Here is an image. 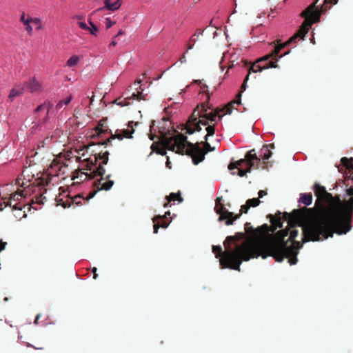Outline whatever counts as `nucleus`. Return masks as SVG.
Masks as SVG:
<instances>
[{
    "mask_svg": "<svg viewBox=\"0 0 353 353\" xmlns=\"http://www.w3.org/2000/svg\"><path fill=\"white\" fill-rule=\"evenodd\" d=\"M288 248L281 242L267 240L245 241L231 250L226 248L219 260L222 268H230L240 271L243 261H247L254 257L261 256L265 259L272 256L276 261L281 262L288 255Z\"/></svg>",
    "mask_w": 353,
    "mask_h": 353,
    "instance_id": "nucleus-1",
    "label": "nucleus"
},
{
    "mask_svg": "<svg viewBox=\"0 0 353 353\" xmlns=\"http://www.w3.org/2000/svg\"><path fill=\"white\" fill-rule=\"evenodd\" d=\"M350 219V214L339 208L315 215L302 225L303 241L324 240L332 237L334 232L346 234L351 229Z\"/></svg>",
    "mask_w": 353,
    "mask_h": 353,
    "instance_id": "nucleus-2",
    "label": "nucleus"
},
{
    "mask_svg": "<svg viewBox=\"0 0 353 353\" xmlns=\"http://www.w3.org/2000/svg\"><path fill=\"white\" fill-rule=\"evenodd\" d=\"M165 148L179 154L185 153L192 157L193 163L197 165L204 159L205 154L212 151L214 148L206 143L204 145L205 152H203L198 145L187 141V137L182 134L176 133L170 137H164L162 140Z\"/></svg>",
    "mask_w": 353,
    "mask_h": 353,
    "instance_id": "nucleus-3",
    "label": "nucleus"
},
{
    "mask_svg": "<svg viewBox=\"0 0 353 353\" xmlns=\"http://www.w3.org/2000/svg\"><path fill=\"white\" fill-rule=\"evenodd\" d=\"M220 111L221 110L201 114L199 111L194 110L186 123V132L192 134L196 131L199 132L201 130L200 124L206 125L209 121H216V117H218L219 120L221 119L223 114L219 115Z\"/></svg>",
    "mask_w": 353,
    "mask_h": 353,
    "instance_id": "nucleus-4",
    "label": "nucleus"
},
{
    "mask_svg": "<svg viewBox=\"0 0 353 353\" xmlns=\"http://www.w3.org/2000/svg\"><path fill=\"white\" fill-rule=\"evenodd\" d=\"M303 16L305 17L303 23L299 32L286 42L288 43V46L291 43H296L298 39H303L307 33L312 25L319 21L320 13L319 10L315 9L314 3H313L308 7L307 9L303 11Z\"/></svg>",
    "mask_w": 353,
    "mask_h": 353,
    "instance_id": "nucleus-5",
    "label": "nucleus"
},
{
    "mask_svg": "<svg viewBox=\"0 0 353 353\" xmlns=\"http://www.w3.org/2000/svg\"><path fill=\"white\" fill-rule=\"evenodd\" d=\"M214 210L219 214V221L225 220V225H232L239 216V215L234 216L232 212H229L221 203L220 199L216 200Z\"/></svg>",
    "mask_w": 353,
    "mask_h": 353,
    "instance_id": "nucleus-6",
    "label": "nucleus"
},
{
    "mask_svg": "<svg viewBox=\"0 0 353 353\" xmlns=\"http://www.w3.org/2000/svg\"><path fill=\"white\" fill-rule=\"evenodd\" d=\"M27 195V190L24 189L18 190L15 193L11 194L9 201H8V205L12 207L13 210H21L24 206L22 203V200L24 199Z\"/></svg>",
    "mask_w": 353,
    "mask_h": 353,
    "instance_id": "nucleus-7",
    "label": "nucleus"
},
{
    "mask_svg": "<svg viewBox=\"0 0 353 353\" xmlns=\"http://www.w3.org/2000/svg\"><path fill=\"white\" fill-rule=\"evenodd\" d=\"M261 160V159L256 155L255 150H251L247 153L244 159L238 161V164L239 165L245 164L251 170L252 168H258Z\"/></svg>",
    "mask_w": 353,
    "mask_h": 353,
    "instance_id": "nucleus-8",
    "label": "nucleus"
},
{
    "mask_svg": "<svg viewBox=\"0 0 353 353\" xmlns=\"http://www.w3.org/2000/svg\"><path fill=\"white\" fill-rule=\"evenodd\" d=\"M53 108L54 105L52 103L46 101L39 105L35 111L39 114V117H43L44 121H47L50 117V114H51L53 110Z\"/></svg>",
    "mask_w": 353,
    "mask_h": 353,
    "instance_id": "nucleus-9",
    "label": "nucleus"
},
{
    "mask_svg": "<svg viewBox=\"0 0 353 353\" xmlns=\"http://www.w3.org/2000/svg\"><path fill=\"white\" fill-rule=\"evenodd\" d=\"M67 170V167L61 165L59 161H54L47 170V175L52 177L63 174Z\"/></svg>",
    "mask_w": 353,
    "mask_h": 353,
    "instance_id": "nucleus-10",
    "label": "nucleus"
},
{
    "mask_svg": "<svg viewBox=\"0 0 353 353\" xmlns=\"http://www.w3.org/2000/svg\"><path fill=\"white\" fill-rule=\"evenodd\" d=\"M104 6L99 8L101 10H110L115 11L120 8L122 5V0H117L115 2L112 3L111 0H105Z\"/></svg>",
    "mask_w": 353,
    "mask_h": 353,
    "instance_id": "nucleus-11",
    "label": "nucleus"
},
{
    "mask_svg": "<svg viewBox=\"0 0 353 353\" xmlns=\"http://www.w3.org/2000/svg\"><path fill=\"white\" fill-rule=\"evenodd\" d=\"M260 201L258 199H248L246 201V203L245 205H241V214L242 213H247L248 210L251 207H256L259 205Z\"/></svg>",
    "mask_w": 353,
    "mask_h": 353,
    "instance_id": "nucleus-12",
    "label": "nucleus"
},
{
    "mask_svg": "<svg viewBox=\"0 0 353 353\" xmlns=\"http://www.w3.org/2000/svg\"><path fill=\"white\" fill-rule=\"evenodd\" d=\"M228 168L230 170L237 168L239 170L238 174L240 176H243L245 174V173L250 171V170L248 168V166H246L245 164H241V165H239L238 164V161H236L235 163H230L228 166Z\"/></svg>",
    "mask_w": 353,
    "mask_h": 353,
    "instance_id": "nucleus-13",
    "label": "nucleus"
},
{
    "mask_svg": "<svg viewBox=\"0 0 353 353\" xmlns=\"http://www.w3.org/2000/svg\"><path fill=\"white\" fill-rule=\"evenodd\" d=\"M26 88L30 92H35L40 90L41 85L35 78H32L26 83Z\"/></svg>",
    "mask_w": 353,
    "mask_h": 353,
    "instance_id": "nucleus-14",
    "label": "nucleus"
},
{
    "mask_svg": "<svg viewBox=\"0 0 353 353\" xmlns=\"http://www.w3.org/2000/svg\"><path fill=\"white\" fill-rule=\"evenodd\" d=\"M270 145H264L259 152V157L263 160L268 159L271 155L272 152L270 151Z\"/></svg>",
    "mask_w": 353,
    "mask_h": 353,
    "instance_id": "nucleus-15",
    "label": "nucleus"
},
{
    "mask_svg": "<svg viewBox=\"0 0 353 353\" xmlns=\"http://www.w3.org/2000/svg\"><path fill=\"white\" fill-rule=\"evenodd\" d=\"M299 202L304 204L305 206L310 205L312 202V194L310 193H301Z\"/></svg>",
    "mask_w": 353,
    "mask_h": 353,
    "instance_id": "nucleus-16",
    "label": "nucleus"
},
{
    "mask_svg": "<svg viewBox=\"0 0 353 353\" xmlns=\"http://www.w3.org/2000/svg\"><path fill=\"white\" fill-rule=\"evenodd\" d=\"M81 59L79 55H72L67 60L65 66L74 68L79 63Z\"/></svg>",
    "mask_w": 353,
    "mask_h": 353,
    "instance_id": "nucleus-17",
    "label": "nucleus"
},
{
    "mask_svg": "<svg viewBox=\"0 0 353 353\" xmlns=\"http://www.w3.org/2000/svg\"><path fill=\"white\" fill-rule=\"evenodd\" d=\"M166 200H167L166 203H165L163 205L165 208L171 206V205H172L171 202H174L176 200H178L179 202L182 201L181 197L179 195L174 194V193H171L169 196H168L166 197Z\"/></svg>",
    "mask_w": 353,
    "mask_h": 353,
    "instance_id": "nucleus-18",
    "label": "nucleus"
},
{
    "mask_svg": "<svg viewBox=\"0 0 353 353\" xmlns=\"http://www.w3.org/2000/svg\"><path fill=\"white\" fill-rule=\"evenodd\" d=\"M31 23H32V17L29 14H27V20L23 24L24 26L25 30L29 36H32L33 34V28Z\"/></svg>",
    "mask_w": 353,
    "mask_h": 353,
    "instance_id": "nucleus-19",
    "label": "nucleus"
},
{
    "mask_svg": "<svg viewBox=\"0 0 353 353\" xmlns=\"http://www.w3.org/2000/svg\"><path fill=\"white\" fill-rule=\"evenodd\" d=\"M132 132L133 130L130 131L129 130H121L117 132L115 137L120 140L123 139V138H132Z\"/></svg>",
    "mask_w": 353,
    "mask_h": 353,
    "instance_id": "nucleus-20",
    "label": "nucleus"
},
{
    "mask_svg": "<svg viewBox=\"0 0 353 353\" xmlns=\"http://www.w3.org/2000/svg\"><path fill=\"white\" fill-rule=\"evenodd\" d=\"M314 191L315 194L319 198L323 197L324 195L327 194L325 188L317 183L314 185Z\"/></svg>",
    "mask_w": 353,
    "mask_h": 353,
    "instance_id": "nucleus-21",
    "label": "nucleus"
},
{
    "mask_svg": "<svg viewBox=\"0 0 353 353\" xmlns=\"http://www.w3.org/2000/svg\"><path fill=\"white\" fill-rule=\"evenodd\" d=\"M72 96L71 95H69L66 98L62 99V100H60L56 105V109L57 110H59L62 108H64V106L68 105L70 101H72Z\"/></svg>",
    "mask_w": 353,
    "mask_h": 353,
    "instance_id": "nucleus-22",
    "label": "nucleus"
},
{
    "mask_svg": "<svg viewBox=\"0 0 353 353\" xmlns=\"http://www.w3.org/2000/svg\"><path fill=\"white\" fill-rule=\"evenodd\" d=\"M23 93V88H12L8 95L9 99L12 101L15 98L18 97Z\"/></svg>",
    "mask_w": 353,
    "mask_h": 353,
    "instance_id": "nucleus-23",
    "label": "nucleus"
},
{
    "mask_svg": "<svg viewBox=\"0 0 353 353\" xmlns=\"http://www.w3.org/2000/svg\"><path fill=\"white\" fill-rule=\"evenodd\" d=\"M88 23H89L88 30H87L89 31L90 34H92L93 36H97V33H98L97 27L93 23V22L91 20H90L88 21Z\"/></svg>",
    "mask_w": 353,
    "mask_h": 353,
    "instance_id": "nucleus-24",
    "label": "nucleus"
},
{
    "mask_svg": "<svg viewBox=\"0 0 353 353\" xmlns=\"http://www.w3.org/2000/svg\"><path fill=\"white\" fill-rule=\"evenodd\" d=\"M32 23L36 25L37 30H41L43 28L42 21L39 17H32Z\"/></svg>",
    "mask_w": 353,
    "mask_h": 353,
    "instance_id": "nucleus-25",
    "label": "nucleus"
},
{
    "mask_svg": "<svg viewBox=\"0 0 353 353\" xmlns=\"http://www.w3.org/2000/svg\"><path fill=\"white\" fill-rule=\"evenodd\" d=\"M269 67L261 66L257 63L253 64L250 69V72L252 71L253 72H261L263 70L268 69Z\"/></svg>",
    "mask_w": 353,
    "mask_h": 353,
    "instance_id": "nucleus-26",
    "label": "nucleus"
},
{
    "mask_svg": "<svg viewBox=\"0 0 353 353\" xmlns=\"http://www.w3.org/2000/svg\"><path fill=\"white\" fill-rule=\"evenodd\" d=\"M205 130L207 131V134L205 136V139L207 141L208 137L209 136L213 135L214 134V126L209 125L206 128Z\"/></svg>",
    "mask_w": 353,
    "mask_h": 353,
    "instance_id": "nucleus-27",
    "label": "nucleus"
},
{
    "mask_svg": "<svg viewBox=\"0 0 353 353\" xmlns=\"http://www.w3.org/2000/svg\"><path fill=\"white\" fill-rule=\"evenodd\" d=\"M341 161L347 168L353 169V159H347V158H343Z\"/></svg>",
    "mask_w": 353,
    "mask_h": 353,
    "instance_id": "nucleus-28",
    "label": "nucleus"
},
{
    "mask_svg": "<svg viewBox=\"0 0 353 353\" xmlns=\"http://www.w3.org/2000/svg\"><path fill=\"white\" fill-rule=\"evenodd\" d=\"M113 183L114 182L112 181H108L102 184L101 189L109 190L112 187Z\"/></svg>",
    "mask_w": 353,
    "mask_h": 353,
    "instance_id": "nucleus-29",
    "label": "nucleus"
},
{
    "mask_svg": "<svg viewBox=\"0 0 353 353\" xmlns=\"http://www.w3.org/2000/svg\"><path fill=\"white\" fill-rule=\"evenodd\" d=\"M212 251L214 253L216 258H219L222 253V248L221 246H213Z\"/></svg>",
    "mask_w": 353,
    "mask_h": 353,
    "instance_id": "nucleus-30",
    "label": "nucleus"
},
{
    "mask_svg": "<svg viewBox=\"0 0 353 353\" xmlns=\"http://www.w3.org/2000/svg\"><path fill=\"white\" fill-rule=\"evenodd\" d=\"M88 177V174L85 172H80L77 175L73 176V179H80L81 181L85 180Z\"/></svg>",
    "mask_w": 353,
    "mask_h": 353,
    "instance_id": "nucleus-31",
    "label": "nucleus"
},
{
    "mask_svg": "<svg viewBox=\"0 0 353 353\" xmlns=\"http://www.w3.org/2000/svg\"><path fill=\"white\" fill-rule=\"evenodd\" d=\"M170 223H165V222H162V223L159 225L158 224H154V233L157 234L158 232V229L159 228V227H162L163 228H166L168 227Z\"/></svg>",
    "mask_w": 353,
    "mask_h": 353,
    "instance_id": "nucleus-32",
    "label": "nucleus"
},
{
    "mask_svg": "<svg viewBox=\"0 0 353 353\" xmlns=\"http://www.w3.org/2000/svg\"><path fill=\"white\" fill-rule=\"evenodd\" d=\"M108 155H109V152L108 151H105L103 153H102V154L100 156V159L102 160L103 164H106L108 163Z\"/></svg>",
    "mask_w": 353,
    "mask_h": 353,
    "instance_id": "nucleus-33",
    "label": "nucleus"
},
{
    "mask_svg": "<svg viewBox=\"0 0 353 353\" xmlns=\"http://www.w3.org/2000/svg\"><path fill=\"white\" fill-rule=\"evenodd\" d=\"M287 46H288V43H283L280 45H278L277 46L275 47L274 54H277L281 51V49H283V48H285Z\"/></svg>",
    "mask_w": 353,
    "mask_h": 353,
    "instance_id": "nucleus-34",
    "label": "nucleus"
},
{
    "mask_svg": "<svg viewBox=\"0 0 353 353\" xmlns=\"http://www.w3.org/2000/svg\"><path fill=\"white\" fill-rule=\"evenodd\" d=\"M77 24L80 28L84 30H88V26L83 21H77Z\"/></svg>",
    "mask_w": 353,
    "mask_h": 353,
    "instance_id": "nucleus-35",
    "label": "nucleus"
},
{
    "mask_svg": "<svg viewBox=\"0 0 353 353\" xmlns=\"http://www.w3.org/2000/svg\"><path fill=\"white\" fill-rule=\"evenodd\" d=\"M115 22H112L111 19L109 18V17H107L105 19V26H106V28L108 29L110 28Z\"/></svg>",
    "mask_w": 353,
    "mask_h": 353,
    "instance_id": "nucleus-36",
    "label": "nucleus"
},
{
    "mask_svg": "<svg viewBox=\"0 0 353 353\" xmlns=\"http://www.w3.org/2000/svg\"><path fill=\"white\" fill-rule=\"evenodd\" d=\"M292 214L294 215V216L297 219H301L302 217L301 213L299 212V210H294L292 212Z\"/></svg>",
    "mask_w": 353,
    "mask_h": 353,
    "instance_id": "nucleus-37",
    "label": "nucleus"
},
{
    "mask_svg": "<svg viewBox=\"0 0 353 353\" xmlns=\"http://www.w3.org/2000/svg\"><path fill=\"white\" fill-rule=\"evenodd\" d=\"M83 18L84 17L81 14H77L72 17V19L77 21H81V20H82Z\"/></svg>",
    "mask_w": 353,
    "mask_h": 353,
    "instance_id": "nucleus-38",
    "label": "nucleus"
},
{
    "mask_svg": "<svg viewBox=\"0 0 353 353\" xmlns=\"http://www.w3.org/2000/svg\"><path fill=\"white\" fill-rule=\"evenodd\" d=\"M27 20V14H26L24 12H23L20 17V22L22 23H25Z\"/></svg>",
    "mask_w": 353,
    "mask_h": 353,
    "instance_id": "nucleus-39",
    "label": "nucleus"
},
{
    "mask_svg": "<svg viewBox=\"0 0 353 353\" xmlns=\"http://www.w3.org/2000/svg\"><path fill=\"white\" fill-rule=\"evenodd\" d=\"M141 95V92H139L138 94L133 93L131 97L133 98V99L141 100L142 99Z\"/></svg>",
    "mask_w": 353,
    "mask_h": 353,
    "instance_id": "nucleus-40",
    "label": "nucleus"
},
{
    "mask_svg": "<svg viewBox=\"0 0 353 353\" xmlns=\"http://www.w3.org/2000/svg\"><path fill=\"white\" fill-rule=\"evenodd\" d=\"M298 232L296 230H293L290 232V239H294L297 236Z\"/></svg>",
    "mask_w": 353,
    "mask_h": 353,
    "instance_id": "nucleus-41",
    "label": "nucleus"
},
{
    "mask_svg": "<svg viewBox=\"0 0 353 353\" xmlns=\"http://www.w3.org/2000/svg\"><path fill=\"white\" fill-rule=\"evenodd\" d=\"M179 62H180L181 63H183L185 62H186V57H185V55L183 54L179 60ZM178 63V61H176V63H174L173 64V65H176V63Z\"/></svg>",
    "mask_w": 353,
    "mask_h": 353,
    "instance_id": "nucleus-42",
    "label": "nucleus"
},
{
    "mask_svg": "<svg viewBox=\"0 0 353 353\" xmlns=\"http://www.w3.org/2000/svg\"><path fill=\"white\" fill-rule=\"evenodd\" d=\"M288 262L290 263V265H294L297 262V259L296 257H292L289 259Z\"/></svg>",
    "mask_w": 353,
    "mask_h": 353,
    "instance_id": "nucleus-43",
    "label": "nucleus"
},
{
    "mask_svg": "<svg viewBox=\"0 0 353 353\" xmlns=\"http://www.w3.org/2000/svg\"><path fill=\"white\" fill-rule=\"evenodd\" d=\"M6 206H9V205H8V201L7 202L3 201V203H0V211H2L3 210V208Z\"/></svg>",
    "mask_w": 353,
    "mask_h": 353,
    "instance_id": "nucleus-44",
    "label": "nucleus"
},
{
    "mask_svg": "<svg viewBox=\"0 0 353 353\" xmlns=\"http://www.w3.org/2000/svg\"><path fill=\"white\" fill-rule=\"evenodd\" d=\"M6 245V242H3L2 241H0V252L5 249Z\"/></svg>",
    "mask_w": 353,
    "mask_h": 353,
    "instance_id": "nucleus-45",
    "label": "nucleus"
},
{
    "mask_svg": "<svg viewBox=\"0 0 353 353\" xmlns=\"http://www.w3.org/2000/svg\"><path fill=\"white\" fill-rule=\"evenodd\" d=\"M258 194L259 198H262L263 196L266 195V192L264 190H260Z\"/></svg>",
    "mask_w": 353,
    "mask_h": 353,
    "instance_id": "nucleus-46",
    "label": "nucleus"
},
{
    "mask_svg": "<svg viewBox=\"0 0 353 353\" xmlns=\"http://www.w3.org/2000/svg\"><path fill=\"white\" fill-rule=\"evenodd\" d=\"M325 3H330V4H336L337 3L336 0H325Z\"/></svg>",
    "mask_w": 353,
    "mask_h": 353,
    "instance_id": "nucleus-47",
    "label": "nucleus"
},
{
    "mask_svg": "<svg viewBox=\"0 0 353 353\" xmlns=\"http://www.w3.org/2000/svg\"><path fill=\"white\" fill-rule=\"evenodd\" d=\"M266 67H269V68H276V65L273 62H270V65H267Z\"/></svg>",
    "mask_w": 353,
    "mask_h": 353,
    "instance_id": "nucleus-48",
    "label": "nucleus"
},
{
    "mask_svg": "<svg viewBox=\"0 0 353 353\" xmlns=\"http://www.w3.org/2000/svg\"><path fill=\"white\" fill-rule=\"evenodd\" d=\"M232 240H233V237L232 236H228L226 240H225V243H224L225 246L226 247V244H227L228 241H232Z\"/></svg>",
    "mask_w": 353,
    "mask_h": 353,
    "instance_id": "nucleus-49",
    "label": "nucleus"
},
{
    "mask_svg": "<svg viewBox=\"0 0 353 353\" xmlns=\"http://www.w3.org/2000/svg\"><path fill=\"white\" fill-rule=\"evenodd\" d=\"M347 194L351 196L353 195V188H350L347 190Z\"/></svg>",
    "mask_w": 353,
    "mask_h": 353,
    "instance_id": "nucleus-50",
    "label": "nucleus"
},
{
    "mask_svg": "<svg viewBox=\"0 0 353 353\" xmlns=\"http://www.w3.org/2000/svg\"><path fill=\"white\" fill-rule=\"evenodd\" d=\"M348 204L350 205H353V197H350V199L348 200Z\"/></svg>",
    "mask_w": 353,
    "mask_h": 353,
    "instance_id": "nucleus-51",
    "label": "nucleus"
},
{
    "mask_svg": "<svg viewBox=\"0 0 353 353\" xmlns=\"http://www.w3.org/2000/svg\"><path fill=\"white\" fill-rule=\"evenodd\" d=\"M157 153L161 154V155H163L165 154V152H164V150L163 149H160L157 151Z\"/></svg>",
    "mask_w": 353,
    "mask_h": 353,
    "instance_id": "nucleus-52",
    "label": "nucleus"
},
{
    "mask_svg": "<svg viewBox=\"0 0 353 353\" xmlns=\"http://www.w3.org/2000/svg\"><path fill=\"white\" fill-rule=\"evenodd\" d=\"M96 271H97V268H94L92 269V272H94V279H97V274H96Z\"/></svg>",
    "mask_w": 353,
    "mask_h": 353,
    "instance_id": "nucleus-53",
    "label": "nucleus"
},
{
    "mask_svg": "<svg viewBox=\"0 0 353 353\" xmlns=\"http://www.w3.org/2000/svg\"><path fill=\"white\" fill-rule=\"evenodd\" d=\"M123 34V30H120L118 32V33L117 34V35L115 36V37H118V36H119V35H121V34Z\"/></svg>",
    "mask_w": 353,
    "mask_h": 353,
    "instance_id": "nucleus-54",
    "label": "nucleus"
},
{
    "mask_svg": "<svg viewBox=\"0 0 353 353\" xmlns=\"http://www.w3.org/2000/svg\"><path fill=\"white\" fill-rule=\"evenodd\" d=\"M269 58V56L264 57L263 58L260 59L258 61H261L263 60H267Z\"/></svg>",
    "mask_w": 353,
    "mask_h": 353,
    "instance_id": "nucleus-55",
    "label": "nucleus"
},
{
    "mask_svg": "<svg viewBox=\"0 0 353 353\" xmlns=\"http://www.w3.org/2000/svg\"><path fill=\"white\" fill-rule=\"evenodd\" d=\"M36 202L37 203H41L42 202L41 198L37 197L36 199Z\"/></svg>",
    "mask_w": 353,
    "mask_h": 353,
    "instance_id": "nucleus-56",
    "label": "nucleus"
},
{
    "mask_svg": "<svg viewBox=\"0 0 353 353\" xmlns=\"http://www.w3.org/2000/svg\"><path fill=\"white\" fill-rule=\"evenodd\" d=\"M39 317H40V315H39V314H38V315L36 316V319H35V320H34V323H36V324L37 323V321H38V320H39Z\"/></svg>",
    "mask_w": 353,
    "mask_h": 353,
    "instance_id": "nucleus-57",
    "label": "nucleus"
},
{
    "mask_svg": "<svg viewBox=\"0 0 353 353\" xmlns=\"http://www.w3.org/2000/svg\"><path fill=\"white\" fill-rule=\"evenodd\" d=\"M225 114H230V111L229 110V108H228V107L225 108Z\"/></svg>",
    "mask_w": 353,
    "mask_h": 353,
    "instance_id": "nucleus-58",
    "label": "nucleus"
},
{
    "mask_svg": "<svg viewBox=\"0 0 353 353\" xmlns=\"http://www.w3.org/2000/svg\"><path fill=\"white\" fill-rule=\"evenodd\" d=\"M289 53H290V51L286 52L285 53H284V54L281 55V56L279 57V59L282 58L283 56H285V55L288 54Z\"/></svg>",
    "mask_w": 353,
    "mask_h": 353,
    "instance_id": "nucleus-59",
    "label": "nucleus"
},
{
    "mask_svg": "<svg viewBox=\"0 0 353 353\" xmlns=\"http://www.w3.org/2000/svg\"><path fill=\"white\" fill-rule=\"evenodd\" d=\"M95 194V192H91L90 193V196H89V199H91L92 198Z\"/></svg>",
    "mask_w": 353,
    "mask_h": 353,
    "instance_id": "nucleus-60",
    "label": "nucleus"
},
{
    "mask_svg": "<svg viewBox=\"0 0 353 353\" xmlns=\"http://www.w3.org/2000/svg\"><path fill=\"white\" fill-rule=\"evenodd\" d=\"M161 216H157V217H154V218L153 219V222H156V220H157V219H161Z\"/></svg>",
    "mask_w": 353,
    "mask_h": 353,
    "instance_id": "nucleus-61",
    "label": "nucleus"
},
{
    "mask_svg": "<svg viewBox=\"0 0 353 353\" xmlns=\"http://www.w3.org/2000/svg\"><path fill=\"white\" fill-rule=\"evenodd\" d=\"M166 166L168 167V168H170V161H169L168 159H167V161H166Z\"/></svg>",
    "mask_w": 353,
    "mask_h": 353,
    "instance_id": "nucleus-62",
    "label": "nucleus"
},
{
    "mask_svg": "<svg viewBox=\"0 0 353 353\" xmlns=\"http://www.w3.org/2000/svg\"><path fill=\"white\" fill-rule=\"evenodd\" d=\"M116 44H117V43H116V41H112L110 43V45H111V46H116Z\"/></svg>",
    "mask_w": 353,
    "mask_h": 353,
    "instance_id": "nucleus-63",
    "label": "nucleus"
},
{
    "mask_svg": "<svg viewBox=\"0 0 353 353\" xmlns=\"http://www.w3.org/2000/svg\"><path fill=\"white\" fill-rule=\"evenodd\" d=\"M170 212H166L165 213L164 216H165V217H166L168 215H170Z\"/></svg>",
    "mask_w": 353,
    "mask_h": 353,
    "instance_id": "nucleus-64",
    "label": "nucleus"
}]
</instances>
